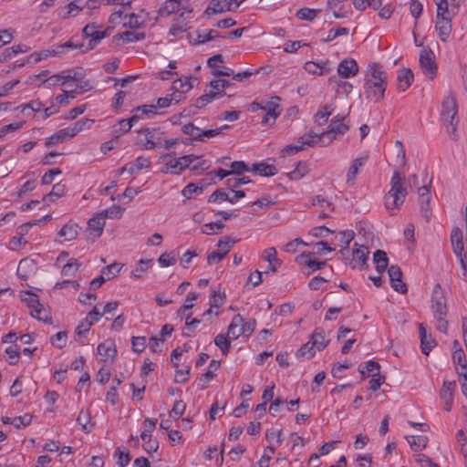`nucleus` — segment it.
<instances>
[{
	"instance_id": "1",
	"label": "nucleus",
	"mask_w": 467,
	"mask_h": 467,
	"mask_svg": "<svg viewBox=\"0 0 467 467\" xmlns=\"http://www.w3.org/2000/svg\"><path fill=\"white\" fill-rule=\"evenodd\" d=\"M388 74L378 63L368 65L365 75L364 94L367 99L375 103L384 98Z\"/></svg>"
},
{
	"instance_id": "2",
	"label": "nucleus",
	"mask_w": 467,
	"mask_h": 467,
	"mask_svg": "<svg viewBox=\"0 0 467 467\" xmlns=\"http://www.w3.org/2000/svg\"><path fill=\"white\" fill-rule=\"evenodd\" d=\"M407 194L405 177L399 171H395L390 180V190L384 196V204L390 215L396 214L395 211L403 204Z\"/></svg>"
},
{
	"instance_id": "3",
	"label": "nucleus",
	"mask_w": 467,
	"mask_h": 467,
	"mask_svg": "<svg viewBox=\"0 0 467 467\" xmlns=\"http://www.w3.org/2000/svg\"><path fill=\"white\" fill-rule=\"evenodd\" d=\"M345 116L337 114L330 121L328 125L327 130L322 132L318 139L322 141L323 145H328L333 141L336 138L337 134H345L348 130V125L345 124L343 121L345 119Z\"/></svg>"
},
{
	"instance_id": "4",
	"label": "nucleus",
	"mask_w": 467,
	"mask_h": 467,
	"mask_svg": "<svg viewBox=\"0 0 467 467\" xmlns=\"http://www.w3.org/2000/svg\"><path fill=\"white\" fill-rule=\"evenodd\" d=\"M140 135H143L144 139H140L137 143L141 144L144 150H151L161 145L163 133L157 129L142 128L138 130Z\"/></svg>"
},
{
	"instance_id": "5",
	"label": "nucleus",
	"mask_w": 467,
	"mask_h": 467,
	"mask_svg": "<svg viewBox=\"0 0 467 467\" xmlns=\"http://www.w3.org/2000/svg\"><path fill=\"white\" fill-rule=\"evenodd\" d=\"M100 26L96 23L86 25L82 29V35L86 38H90L88 49H93L103 38L109 35V28L99 30Z\"/></svg>"
},
{
	"instance_id": "6",
	"label": "nucleus",
	"mask_w": 467,
	"mask_h": 467,
	"mask_svg": "<svg viewBox=\"0 0 467 467\" xmlns=\"http://www.w3.org/2000/svg\"><path fill=\"white\" fill-rule=\"evenodd\" d=\"M157 424V419L147 418L143 421L144 430L140 434V438L144 442L143 449L150 453L151 451H157L159 448L158 441H151V433L154 431Z\"/></svg>"
},
{
	"instance_id": "7",
	"label": "nucleus",
	"mask_w": 467,
	"mask_h": 467,
	"mask_svg": "<svg viewBox=\"0 0 467 467\" xmlns=\"http://www.w3.org/2000/svg\"><path fill=\"white\" fill-rule=\"evenodd\" d=\"M368 248L365 245H358L354 244L352 250V258L348 265L352 269L358 267L363 270L368 267Z\"/></svg>"
},
{
	"instance_id": "8",
	"label": "nucleus",
	"mask_w": 467,
	"mask_h": 467,
	"mask_svg": "<svg viewBox=\"0 0 467 467\" xmlns=\"http://www.w3.org/2000/svg\"><path fill=\"white\" fill-rule=\"evenodd\" d=\"M319 135L320 134L315 133L313 131H309L308 133L304 134L303 136L298 138V140H297V142L299 143L298 145L285 146V148L284 149V152H285L289 155H292V154H296V153L301 151L304 149V147H303L304 145H307L310 147L315 146L317 142H322L318 139Z\"/></svg>"
},
{
	"instance_id": "9",
	"label": "nucleus",
	"mask_w": 467,
	"mask_h": 467,
	"mask_svg": "<svg viewBox=\"0 0 467 467\" xmlns=\"http://www.w3.org/2000/svg\"><path fill=\"white\" fill-rule=\"evenodd\" d=\"M431 309L434 317L447 316L446 298L440 284H436L431 296Z\"/></svg>"
},
{
	"instance_id": "10",
	"label": "nucleus",
	"mask_w": 467,
	"mask_h": 467,
	"mask_svg": "<svg viewBox=\"0 0 467 467\" xmlns=\"http://www.w3.org/2000/svg\"><path fill=\"white\" fill-rule=\"evenodd\" d=\"M420 65L422 71L429 75V78L432 79L437 73V65L435 62V57L431 49H422L420 54Z\"/></svg>"
},
{
	"instance_id": "11",
	"label": "nucleus",
	"mask_w": 467,
	"mask_h": 467,
	"mask_svg": "<svg viewBox=\"0 0 467 467\" xmlns=\"http://www.w3.org/2000/svg\"><path fill=\"white\" fill-rule=\"evenodd\" d=\"M420 213L426 222H430L431 217V210L430 208L431 190L429 186H421L418 190Z\"/></svg>"
},
{
	"instance_id": "12",
	"label": "nucleus",
	"mask_w": 467,
	"mask_h": 467,
	"mask_svg": "<svg viewBox=\"0 0 467 467\" xmlns=\"http://www.w3.org/2000/svg\"><path fill=\"white\" fill-rule=\"evenodd\" d=\"M173 156H175V152L166 153L161 156V161L164 164L162 172L180 174L182 171V161H180L179 158L171 159Z\"/></svg>"
},
{
	"instance_id": "13",
	"label": "nucleus",
	"mask_w": 467,
	"mask_h": 467,
	"mask_svg": "<svg viewBox=\"0 0 467 467\" xmlns=\"http://www.w3.org/2000/svg\"><path fill=\"white\" fill-rule=\"evenodd\" d=\"M358 72V66L355 59L348 58L342 60L337 67V73L344 78L354 77Z\"/></svg>"
},
{
	"instance_id": "14",
	"label": "nucleus",
	"mask_w": 467,
	"mask_h": 467,
	"mask_svg": "<svg viewBox=\"0 0 467 467\" xmlns=\"http://www.w3.org/2000/svg\"><path fill=\"white\" fill-rule=\"evenodd\" d=\"M451 246L453 253L458 257L462 266V273L459 274V276L467 281V256H465L466 253H464L463 241L455 242L454 244H451Z\"/></svg>"
},
{
	"instance_id": "15",
	"label": "nucleus",
	"mask_w": 467,
	"mask_h": 467,
	"mask_svg": "<svg viewBox=\"0 0 467 467\" xmlns=\"http://www.w3.org/2000/svg\"><path fill=\"white\" fill-rule=\"evenodd\" d=\"M451 17L437 18L435 29L441 41L446 42L449 39L451 33Z\"/></svg>"
},
{
	"instance_id": "16",
	"label": "nucleus",
	"mask_w": 467,
	"mask_h": 467,
	"mask_svg": "<svg viewBox=\"0 0 467 467\" xmlns=\"http://www.w3.org/2000/svg\"><path fill=\"white\" fill-rule=\"evenodd\" d=\"M264 110L265 111V114L262 119V123L264 125H267L270 119L273 120L271 123L273 124L282 111L280 105L277 102L272 100L265 102Z\"/></svg>"
},
{
	"instance_id": "17",
	"label": "nucleus",
	"mask_w": 467,
	"mask_h": 467,
	"mask_svg": "<svg viewBox=\"0 0 467 467\" xmlns=\"http://www.w3.org/2000/svg\"><path fill=\"white\" fill-rule=\"evenodd\" d=\"M452 360L455 364L456 372L460 377L467 375V362L463 349L459 346L452 353Z\"/></svg>"
},
{
	"instance_id": "18",
	"label": "nucleus",
	"mask_w": 467,
	"mask_h": 467,
	"mask_svg": "<svg viewBox=\"0 0 467 467\" xmlns=\"http://www.w3.org/2000/svg\"><path fill=\"white\" fill-rule=\"evenodd\" d=\"M233 0H211L205 14H219L234 10L232 8Z\"/></svg>"
},
{
	"instance_id": "19",
	"label": "nucleus",
	"mask_w": 467,
	"mask_h": 467,
	"mask_svg": "<svg viewBox=\"0 0 467 467\" xmlns=\"http://www.w3.org/2000/svg\"><path fill=\"white\" fill-rule=\"evenodd\" d=\"M105 226V219L103 218V213L95 214L88 221L87 230L90 234H94L96 237H99Z\"/></svg>"
},
{
	"instance_id": "20",
	"label": "nucleus",
	"mask_w": 467,
	"mask_h": 467,
	"mask_svg": "<svg viewBox=\"0 0 467 467\" xmlns=\"http://www.w3.org/2000/svg\"><path fill=\"white\" fill-rule=\"evenodd\" d=\"M420 336V348L425 355H429L431 350L436 346V341L432 338L431 334L427 333V329L423 324L419 326Z\"/></svg>"
},
{
	"instance_id": "21",
	"label": "nucleus",
	"mask_w": 467,
	"mask_h": 467,
	"mask_svg": "<svg viewBox=\"0 0 467 467\" xmlns=\"http://www.w3.org/2000/svg\"><path fill=\"white\" fill-rule=\"evenodd\" d=\"M414 79V75L410 68H402L399 70L397 80L399 91H405L409 88Z\"/></svg>"
},
{
	"instance_id": "22",
	"label": "nucleus",
	"mask_w": 467,
	"mask_h": 467,
	"mask_svg": "<svg viewBox=\"0 0 467 467\" xmlns=\"http://www.w3.org/2000/svg\"><path fill=\"white\" fill-rule=\"evenodd\" d=\"M182 10V0H166L158 11V16L167 17Z\"/></svg>"
},
{
	"instance_id": "23",
	"label": "nucleus",
	"mask_w": 467,
	"mask_h": 467,
	"mask_svg": "<svg viewBox=\"0 0 467 467\" xmlns=\"http://www.w3.org/2000/svg\"><path fill=\"white\" fill-rule=\"evenodd\" d=\"M441 121L447 128V132L451 140L456 141L458 140L457 133V126L459 123V119L457 118V114H451L449 118L447 116H441Z\"/></svg>"
},
{
	"instance_id": "24",
	"label": "nucleus",
	"mask_w": 467,
	"mask_h": 467,
	"mask_svg": "<svg viewBox=\"0 0 467 467\" xmlns=\"http://www.w3.org/2000/svg\"><path fill=\"white\" fill-rule=\"evenodd\" d=\"M313 253H302L299 256H297L296 261L300 263H304L306 266L312 269V271H317L324 268L327 265L326 261H318L316 259H311L310 256Z\"/></svg>"
},
{
	"instance_id": "25",
	"label": "nucleus",
	"mask_w": 467,
	"mask_h": 467,
	"mask_svg": "<svg viewBox=\"0 0 467 467\" xmlns=\"http://www.w3.org/2000/svg\"><path fill=\"white\" fill-rule=\"evenodd\" d=\"M78 225L72 221H69L66 223L60 231L57 233V235L60 237H64L65 241H72L77 238L78 234Z\"/></svg>"
},
{
	"instance_id": "26",
	"label": "nucleus",
	"mask_w": 467,
	"mask_h": 467,
	"mask_svg": "<svg viewBox=\"0 0 467 467\" xmlns=\"http://www.w3.org/2000/svg\"><path fill=\"white\" fill-rule=\"evenodd\" d=\"M373 261L376 265V270L381 274L388 268L389 259L386 252L377 250L373 254Z\"/></svg>"
},
{
	"instance_id": "27",
	"label": "nucleus",
	"mask_w": 467,
	"mask_h": 467,
	"mask_svg": "<svg viewBox=\"0 0 467 467\" xmlns=\"http://www.w3.org/2000/svg\"><path fill=\"white\" fill-rule=\"evenodd\" d=\"M97 352L99 355L104 357L105 358L103 359V361H106L109 358L115 357L117 349L113 342H102L99 344L97 348Z\"/></svg>"
},
{
	"instance_id": "28",
	"label": "nucleus",
	"mask_w": 467,
	"mask_h": 467,
	"mask_svg": "<svg viewBox=\"0 0 467 467\" xmlns=\"http://www.w3.org/2000/svg\"><path fill=\"white\" fill-rule=\"evenodd\" d=\"M333 110V108L328 104L322 106L314 116L315 122L319 126L325 125Z\"/></svg>"
},
{
	"instance_id": "29",
	"label": "nucleus",
	"mask_w": 467,
	"mask_h": 467,
	"mask_svg": "<svg viewBox=\"0 0 467 467\" xmlns=\"http://www.w3.org/2000/svg\"><path fill=\"white\" fill-rule=\"evenodd\" d=\"M310 341H312V345H315L317 350L324 349L328 344V340L326 339L325 331L322 328L315 329Z\"/></svg>"
},
{
	"instance_id": "30",
	"label": "nucleus",
	"mask_w": 467,
	"mask_h": 467,
	"mask_svg": "<svg viewBox=\"0 0 467 467\" xmlns=\"http://www.w3.org/2000/svg\"><path fill=\"white\" fill-rule=\"evenodd\" d=\"M30 315L32 317L36 318L39 321H43L47 324L52 323V318L48 310H47L42 304L39 303V306L34 307L30 311Z\"/></svg>"
},
{
	"instance_id": "31",
	"label": "nucleus",
	"mask_w": 467,
	"mask_h": 467,
	"mask_svg": "<svg viewBox=\"0 0 467 467\" xmlns=\"http://www.w3.org/2000/svg\"><path fill=\"white\" fill-rule=\"evenodd\" d=\"M34 267V262L33 260L29 259H22L17 266V275L22 280H27L30 275L29 269L32 270Z\"/></svg>"
},
{
	"instance_id": "32",
	"label": "nucleus",
	"mask_w": 467,
	"mask_h": 467,
	"mask_svg": "<svg viewBox=\"0 0 467 467\" xmlns=\"http://www.w3.org/2000/svg\"><path fill=\"white\" fill-rule=\"evenodd\" d=\"M363 165H364V161H363V159H361V158L355 159L352 161V163L348 169V174H347V182L349 185H353L355 183L356 176L358 173L359 169Z\"/></svg>"
},
{
	"instance_id": "33",
	"label": "nucleus",
	"mask_w": 467,
	"mask_h": 467,
	"mask_svg": "<svg viewBox=\"0 0 467 467\" xmlns=\"http://www.w3.org/2000/svg\"><path fill=\"white\" fill-rule=\"evenodd\" d=\"M77 423L81 426L84 432L88 433L91 431L94 424L90 422V414L88 411L81 410L77 418Z\"/></svg>"
},
{
	"instance_id": "34",
	"label": "nucleus",
	"mask_w": 467,
	"mask_h": 467,
	"mask_svg": "<svg viewBox=\"0 0 467 467\" xmlns=\"http://www.w3.org/2000/svg\"><path fill=\"white\" fill-rule=\"evenodd\" d=\"M222 37L217 30L210 29L207 33H201L199 30L196 31V38L193 44H203L207 41H212L216 38Z\"/></svg>"
},
{
	"instance_id": "35",
	"label": "nucleus",
	"mask_w": 467,
	"mask_h": 467,
	"mask_svg": "<svg viewBox=\"0 0 467 467\" xmlns=\"http://www.w3.org/2000/svg\"><path fill=\"white\" fill-rule=\"evenodd\" d=\"M316 346L312 345V341H308L304 344L296 353L297 358H311L316 354Z\"/></svg>"
},
{
	"instance_id": "36",
	"label": "nucleus",
	"mask_w": 467,
	"mask_h": 467,
	"mask_svg": "<svg viewBox=\"0 0 467 467\" xmlns=\"http://www.w3.org/2000/svg\"><path fill=\"white\" fill-rule=\"evenodd\" d=\"M457 103L453 97H447L443 102H442V109L441 116H447L449 118V115L457 114Z\"/></svg>"
},
{
	"instance_id": "37",
	"label": "nucleus",
	"mask_w": 467,
	"mask_h": 467,
	"mask_svg": "<svg viewBox=\"0 0 467 467\" xmlns=\"http://www.w3.org/2000/svg\"><path fill=\"white\" fill-rule=\"evenodd\" d=\"M406 439L410 448L415 451L424 449L428 444V438L426 436H407Z\"/></svg>"
},
{
	"instance_id": "38",
	"label": "nucleus",
	"mask_w": 467,
	"mask_h": 467,
	"mask_svg": "<svg viewBox=\"0 0 467 467\" xmlns=\"http://www.w3.org/2000/svg\"><path fill=\"white\" fill-rule=\"evenodd\" d=\"M145 38L144 33H135L132 31H125L123 33L118 34L114 36V39H122L126 43L137 42L143 40Z\"/></svg>"
},
{
	"instance_id": "39",
	"label": "nucleus",
	"mask_w": 467,
	"mask_h": 467,
	"mask_svg": "<svg viewBox=\"0 0 467 467\" xmlns=\"http://www.w3.org/2000/svg\"><path fill=\"white\" fill-rule=\"evenodd\" d=\"M66 192V186L61 183L53 185L52 190L43 197V201L54 202L57 198L63 196Z\"/></svg>"
},
{
	"instance_id": "40",
	"label": "nucleus",
	"mask_w": 467,
	"mask_h": 467,
	"mask_svg": "<svg viewBox=\"0 0 467 467\" xmlns=\"http://www.w3.org/2000/svg\"><path fill=\"white\" fill-rule=\"evenodd\" d=\"M308 172V167L306 162L298 161L296 164V168L288 172V177L291 180H300L302 177H304Z\"/></svg>"
},
{
	"instance_id": "41",
	"label": "nucleus",
	"mask_w": 467,
	"mask_h": 467,
	"mask_svg": "<svg viewBox=\"0 0 467 467\" xmlns=\"http://www.w3.org/2000/svg\"><path fill=\"white\" fill-rule=\"evenodd\" d=\"M192 88V83L190 81V78H186L185 80L178 79L176 81H173L172 83V89L174 90V93L178 92L179 95H176L180 99L182 93H185L189 91Z\"/></svg>"
},
{
	"instance_id": "42",
	"label": "nucleus",
	"mask_w": 467,
	"mask_h": 467,
	"mask_svg": "<svg viewBox=\"0 0 467 467\" xmlns=\"http://www.w3.org/2000/svg\"><path fill=\"white\" fill-rule=\"evenodd\" d=\"M80 265L81 264L76 258H71L62 267L61 275L64 276H72L78 270Z\"/></svg>"
},
{
	"instance_id": "43",
	"label": "nucleus",
	"mask_w": 467,
	"mask_h": 467,
	"mask_svg": "<svg viewBox=\"0 0 467 467\" xmlns=\"http://www.w3.org/2000/svg\"><path fill=\"white\" fill-rule=\"evenodd\" d=\"M319 12L320 9H311L307 7H303L296 12V16L300 20L313 21Z\"/></svg>"
},
{
	"instance_id": "44",
	"label": "nucleus",
	"mask_w": 467,
	"mask_h": 467,
	"mask_svg": "<svg viewBox=\"0 0 467 467\" xmlns=\"http://www.w3.org/2000/svg\"><path fill=\"white\" fill-rule=\"evenodd\" d=\"M214 344L226 356L231 348V340L223 334H219L214 338Z\"/></svg>"
},
{
	"instance_id": "45",
	"label": "nucleus",
	"mask_w": 467,
	"mask_h": 467,
	"mask_svg": "<svg viewBox=\"0 0 467 467\" xmlns=\"http://www.w3.org/2000/svg\"><path fill=\"white\" fill-rule=\"evenodd\" d=\"M304 68L310 74H318L320 76L325 75L328 72L327 67L313 61H307L304 65Z\"/></svg>"
},
{
	"instance_id": "46",
	"label": "nucleus",
	"mask_w": 467,
	"mask_h": 467,
	"mask_svg": "<svg viewBox=\"0 0 467 467\" xmlns=\"http://www.w3.org/2000/svg\"><path fill=\"white\" fill-rule=\"evenodd\" d=\"M152 260L149 259V260H144V259H140L137 265H136V267L133 271H131L130 273V277L131 278H140L143 275V273H145L149 267V265L151 263Z\"/></svg>"
},
{
	"instance_id": "47",
	"label": "nucleus",
	"mask_w": 467,
	"mask_h": 467,
	"mask_svg": "<svg viewBox=\"0 0 467 467\" xmlns=\"http://www.w3.org/2000/svg\"><path fill=\"white\" fill-rule=\"evenodd\" d=\"M122 268V265L119 263L110 264L102 268L101 274L108 279L110 280L116 276L118 273L120 272Z\"/></svg>"
},
{
	"instance_id": "48",
	"label": "nucleus",
	"mask_w": 467,
	"mask_h": 467,
	"mask_svg": "<svg viewBox=\"0 0 467 467\" xmlns=\"http://www.w3.org/2000/svg\"><path fill=\"white\" fill-rule=\"evenodd\" d=\"M229 194L223 188L216 189L208 198L209 202L221 203L223 202H228Z\"/></svg>"
},
{
	"instance_id": "49",
	"label": "nucleus",
	"mask_w": 467,
	"mask_h": 467,
	"mask_svg": "<svg viewBox=\"0 0 467 467\" xmlns=\"http://www.w3.org/2000/svg\"><path fill=\"white\" fill-rule=\"evenodd\" d=\"M213 90V92L221 93V97L225 95L224 89L231 86V82L226 79H214L208 84Z\"/></svg>"
},
{
	"instance_id": "50",
	"label": "nucleus",
	"mask_w": 467,
	"mask_h": 467,
	"mask_svg": "<svg viewBox=\"0 0 467 467\" xmlns=\"http://www.w3.org/2000/svg\"><path fill=\"white\" fill-rule=\"evenodd\" d=\"M455 381H444L442 388L440 390V395L442 400L453 399V391L455 389Z\"/></svg>"
},
{
	"instance_id": "51",
	"label": "nucleus",
	"mask_w": 467,
	"mask_h": 467,
	"mask_svg": "<svg viewBox=\"0 0 467 467\" xmlns=\"http://www.w3.org/2000/svg\"><path fill=\"white\" fill-rule=\"evenodd\" d=\"M21 300L24 302L27 307L31 308V310L39 306L38 296L31 292L26 291L24 292V296H21Z\"/></svg>"
},
{
	"instance_id": "52",
	"label": "nucleus",
	"mask_w": 467,
	"mask_h": 467,
	"mask_svg": "<svg viewBox=\"0 0 467 467\" xmlns=\"http://www.w3.org/2000/svg\"><path fill=\"white\" fill-rule=\"evenodd\" d=\"M92 325L93 321H90L88 317L84 318L77 327L75 334L79 337H86Z\"/></svg>"
},
{
	"instance_id": "53",
	"label": "nucleus",
	"mask_w": 467,
	"mask_h": 467,
	"mask_svg": "<svg viewBox=\"0 0 467 467\" xmlns=\"http://www.w3.org/2000/svg\"><path fill=\"white\" fill-rule=\"evenodd\" d=\"M265 439L268 442L274 443V441H275V444L279 446L283 441L282 430H275V429L267 430L265 432Z\"/></svg>"
},
{
	"instance_id": "54",
	"label": "nucleus",
	"mask_w": 467,
	"mask_h": 467,
	"mask_svg": "<svg viewBox=\"0 0 467 467\" xmlns=\"http://www.w3.org/2000/svg\"><path fill=\"white\" fill-rule=\"evenodd\" d=\"M225 227V224L222 222H215V223H208L203 224L202 227V232L205 234H217L218 231L223 229Z\"/></svg>"
},
{
	"instance_id": "55",
	"label": "nucleus",
	"mask_w": 467,
	"mask_h": 467,
	"mask_svg": "<svg viewBox=\"0 0 467 467\" xmlns=\"http://www.w3.org/2000/svg\"><path fill=\"white\" fill-rule=\"evenodd\" d=\"M203 191V185H198L195 183H189L184 189L182 191V195L191 199L194 193H202Z\"/></svg>"
},
{
	"instance_id": "56",
	"label": "nucleus",
	"mask_w": 467,
	"mask_h": 467,
	"mask_svg": "<svg viewBox=\"0 0 467 467\" xmlns=\"http://www.w3.org/2000/svg\"><path fill=\"white\" fill-rule=\"evenodd\" d=\"M251 180L249 177L243 176L241 178H228L225 181V185L228 189L234 191L235 188L239 187L242 184L249 183Z\"/></svg>"
},
{
	"instance_id": "57",
	"label": "nucleus",
	"mask_w": 467,
	"mask_h": 467,
	"mask_svg": "<svg viewBox=\"0 0 467 467\" xmlns=\"http://www.w3.org/2000/svg\"><path fill=\"white\" fill-rule=\"evenodd\" d=\"M32 421V415L26 413L22 416L15 417L12 419V425H14L16 429H20L22 426L26 427Z\"/></svg>"
},
{
	"instance_id": "58",
	"label": "nucleus",
	"mask_w": 467,
	"mask_h": 467,
	"mask_svg": "<svg viewBox=\"0 0 467 467\" xmlns=\"http://www.w3.org/2000/svg\"><path fill=\"white\" fill-rule=\"evenodd\" d=\"M224 298H225L224 293H223V294L217 293L216 290L213 289L212 295L209 299V304H210L211 308L220 307L223 304Z\"/></svg>"
},
{
	"instance_id": "59",
	"label": "nucleus",
	"mask_w": 467,
	"mask_h": 467,
	"mask_svg": "<svg viewBox=\"0 0 467 467\" xmlns=\"http://www.w3.org/2000/svg\"><path fill=\"white\" fill-rule=\"evenodd\" d=\"M235 242V240H231L228 236H223L219 240L217 246L220 248L222 253H225L226 256Z\"/></svg>"
},
{
	"instance_id": "60",
	"label": "nucleus",
	"mask_w": 467,
	"mask_h": 467,
	"mask_svg": "<svg viewBox=\"0 0 467 467\" xmlns=\"http://www.w3.org/2000/svg\"><path fill=\"white\" fill-rule=\"evenodd\" d=\"M67 337V332L59 331L51 337V343L61 349L66 346Z\"/></svg>"
},
{
	"instance_id": "61",
	"label": "nucleus",
	"mask_w": 467,
	"mask_h": 467,
	"mask_svg": "<svg viewBox=\"0 0 467 467\" xmlns=\"http://www.w3.org/2000/svg\"><path fill=\"white\" fill-rule=\"evenodd\" d=\"M114 456L118 457L117 464L119 467H126L130 462L129 451L124 452L119 448L116 449Z\"/></svg>"
},
{
	"instance_id": "62",
	"label": "nucleus",
	"mask_w": 467,
	"mask_h": 467,
	"mask_svg": "<svg viewBox=\"0 0 467 467\" xmlns=\"http://www.w3.org/2000/svg\"><path fill=\"white\" fill-rule=\"evenodd\" d=\"M230 168L232 169L230 171H231V174H236V175H241L243 174L244 171H249V168L248 166L246 165V163L243 161H233L231 164H230Z\"/></svg>"
},
{
	"instance_id": "63",
	"label": "nucleus",
	"mask_w": 467,
	"mask_h": 467,
	"mask_svg": "<svg viewBox=\"0 0 467 467\" xmlns=\"http://www.w3.org/2000/svg\"><path fill=\"white\" fill-rule=\"evenodd\" d=\"M257 173L261 176H273L277 173V169L274 165L260 162Z\"/></svg>"
},
{
	"instance_id": "64",
	"label": "nucleus",
	"mask_w": 467,
	"mask_h": 467,
	"mask_svg": "<svg viewBox=\"0 0 467 467\" xmlns=\"http://www.w3.org/2000/svg\"><path fill=\"white\" fill-rule=\"evenodd\" d=\"M186 405L182 400L175 401L170 412V416L173 417L175 420L179 419L183 414Z\"/></svg>"
}]
</instances>
